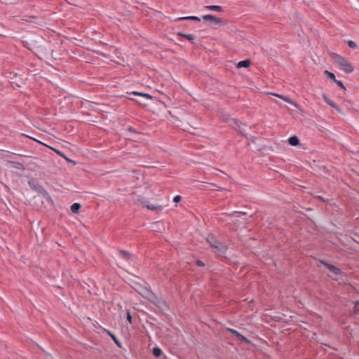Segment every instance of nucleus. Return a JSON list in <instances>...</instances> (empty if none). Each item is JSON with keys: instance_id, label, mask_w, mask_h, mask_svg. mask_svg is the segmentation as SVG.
Instances as JSON below:
<instances>
[{"instance_id": "1", "label": "nucleus", "mask_w": 359, "mask_h": 359, "mask_svg": "<svg viewBox=\"0 0 359 359\" xmlns=\"http://www.w3.org/2000/svg\"><path fill=\"white\" fill-rule=\"evenodd\" d=\"M139 293L143 298L149 301L161 311L169 310L170 307L168 303L161 297L154 293L149 287L140 285Z\"/></svg>"}, {"instance_id": "2", "label": "nucleus", "mask_w": 359, "mask_h": 359, "mask_svg": "<svg viewBox=\"0 0 359 359\" xmlns=\"http://www.w3.org/2000/svg\"><path fill=\"white\" fill-rule=\"evenodd\" d=\"M206 241L212 248V251L218 256H224L228 250V246L219 241L213 234H208Z\"/></svg>"}, {"instance_id": "3", "label": "nucleus", "mask_w": 359, "mask_h": 359, "mask_svg": "<svg viewBox=\"0 0 359 359\" xmlns=\"http://www.w3.org/2000/svg\"><path fill=\"white\" fill-rule=\"evenodd\" d=\"M330 57L332 59V60L339 66V69L341 71L344 72L346 74H350L353 72V67L347 60L346 58L342 57L341 55L336 53H332L330 54Z\"/></svg>"}, {"instance_id": "4", "label": "nucleus", "mask_w": 359, "mask_h": 359, "mask_svg": "<svg viewBox=\"0 0 359 359\" xmlns=\"http://www.w3.org/2000/svg\"><path fill=\"white\" fill-rule=\"evenodd\" d=\"M319 263L324 265L330 271V274H328V276L330 278L334 280H339V276L342 273V271L339 268L335 266L334 265L330 264L327 261L323 259H320Z\"/></svg>"}, {"instance_id": "5", "label": "nucleus", "mask_w": 359, "mask_h": 359, "mask_svg": "<svg viewBox=\"0 0 359 359\" xmlns=\"http://www.w3.org/2000/svg\"><path fill=\"white\" fill-rule=\"evenodd\" d=\"M28 184L32 189L36 191L39 194H41L44 198L50 199V196L47 191L39 184V181L36 178H32L28 181Z\"/></svg>"}, {"instance_id": "6", "label": "nucleus", "mask_w": 359, "mask_h": 359, "mask_svg": "<svg viewBox=\"0 0 359 359\" xmlns=\"http://www.w3.org/2000/svg\"><path fill=\"white\" fill-rule=\"evenodd\" d=\"M205 22H208L210 25H226V22L222 18H217L211 14H207L202 17Z\"/></svg>"}, {"instance_id": "7", "label": "nucleus", "mask_w": 359, "mask_h": 359, "mask_svg": "<svg viewBox=\"0 0 359 359\" xmlns=\"http://www.w3.org/2000/svg\"><path fill=\"white\" fill-rule=\"evenodd\" d=\"M142 204L146 207L148 210H162L163 207L161 205H151L149 204V202L148 201H142Z\"/></svg>"}, {"instance_id": "8", "label": "nucleus", "mask_w": 359, "mask_h": 359, "mask_svg": "<svg viewBox=\"0 0 359 359\" xmlns=\"http://www.w3.org/2000/svg\"><path fill=\"white\" fill-rule=\"evenodd\" d=\"M323 100L327 104H329L330 107L334 108L335 109H337L338 111H340V108L332 100H331L330 99H329L327 95L325 94H323Z\"/></svg>"}, {"instance_id": "9", "label": "nucleus", "mask_w": 359, "mask_h": 359, "mask_svg": "<svg viewBox=\"0 0 359 359\" xmlns=\"http://www.w3.org/2000/svg\"><path fill=\"white\" fill-rule=\"evenodd\" d=\"M177 36L178 37L184 38L188 41H191L192 43H194L193 41L195 39V36L191 34H184L182 32H178L177 33Z\"/></svg>"}, {"instance_id": "10", "label": "nucleus", "mask_w": 359, "mask_h": 359, "mask_svg": "<svg viewBox=\"0 0 359 359\" xmlns=\"http://www.w3.org/2000/svg\"><path fill=\"white\" fill-rule=\"evenodd\" d=\"M126 93L129 94V95H139V96H141L143 97H146L149 100L153 99V97L151 95H149L148 93H141V92H137V91H130V92H127Z\"/></svg>"}, {"instance_id": "11", "label": "nucleus", "mask_w": 359, "mask_h": 359, "mask_svg": "<svg viewBox=\"0 0 359 359\" xmlns=\"http://www.w3.org/2000/svg\"><path fill=\"white\" fill-rule=\"evenodd\" d=\"M235 337L236 338L237 340H239L241 342H244V343H245L247 344H251V343H252V341L250 339L246 338L245 336H243L239 332H236V334L235 335Z\"/></svg>"}, {"instance_id": "12", "label": "nucleus", "mask_w": 359, "mask_h": 359, "mask_svg": "<svg viewBox=\"0 0 359 359\" xmlns=\"http://www.w3.org/2000/svg\"><path fill=\"white\" fill-rule=\"evenodd\" d=\"M235 337L236 338L237 340H239L241 342H244V343H245L247 344H251V343H252V341L250 339L246 338L245 336H243L239 332H236V334L235 335Z\"/></svg>"}, {"instance_id": "13", "label": "nucleus", "mask_w": 359, "mask_h": 359, "mask_svg": "<svg viewBox=\"0 0 359 359\" xmlns=\"http://www.w3.org/2000/svg\"><path fill=\"white\" fill-rule=\"evenodd\" d=\"M183 20H192L194 22H200L201 19L197 16H187V17H180L175 20V21H183Z\"/></svg>"}, {"instance_id": "14", "label": "nucleus", "mask_w": 359, "mask_h": 359, "mask_svg": "<svg viewBox=\"0 0 359 359\" xmlns=\"http://www.w3.org/2000/svg\"><path fill=\"white\" fill-rule=\"evenodd\" d=\"M251 61L249 59L240 61L238 65V68H248L250 66Z\"/></svg>"}, {"instance_id": "15", "label": "nucleus", "mask_w": 359, "mask_h": 359, "mask_svg": "<svg viewBox=\"0 0 359 359\" xmlns=\"http://www.w3.org/2000/svg\"><path fill=\"white\" fill-rule=\"evenodd\" d=\"M205 9L208 11H217V12H222L223 11V7L221 6H205Z\"/></svg>"}, {"instance_id": "16", "label": "nucleus", "mask_w": 359, "mask_h": 359, "mask_svg": "<svg viewBox=\"0 0 359 359\" xmlns=\"http://www.w3.org/2000/svg\"><path fill=\"white\" fill-rule=\"evenodd\" d=\"M288 143L291 146H297L299 144V140L297 136L293 135L288 139Z\"/></svg>"}, {"instance_id": "17", "label": "nucleus", "mask_w": 359, "mask_h": 359, "mask_svg": "<svg viewBox=\"0 0 359 359\" xmlns=\"http://www.w3.org/2000/svg\"><path fill=\"white\" fill-rule=\"evenodd\" d=\"M119 255L123 259L126 260H129L131 257V254L130 252L123 250H119Z\"/></svg>"}, {"instance_id": "18", "label": "nucleus", "mask_w": 359, "mask_h": 359, "mask_svg": "<svg viewBox=\"0 0 359 359\" xmlns=\"http://www.w3.org/2000/svg\"><path fill=\"white\" fill-rule=\"evenodd\" d=\"M11 164L12 167L14 168H16V169H18V170H25V166H24V165L22 163L15 162V161H11Z\"/></svg>"}, {"instance_id": "19", "label": "nucleus", "mask_w": 359, "mask_h": 359, "mask_svg": "<svg viewBox=\"0 0 359 359\" xmlns=\"http://www.w3.org/2000/svg\"><path fill=\"white\" fill-rule=\"evenodd\" d=\"M81 205L80 203H73L71 207H70V209H71V211L73 212V213H78L79 210H80Z\"/></svg>"}, {"instance_id": "20", "label": "nucleus", "mask_w": 359, "mask_h": 359, "mask_svg": "<svg viewBox=\"0 0 359 359\" xmlns=\"http://www.w3.org/2000/svg\"><path fill=\"white\" fill-rule=\"evenodd\" d=\"M324 74L326 76V77L328 79H330V80H331V81H332L334 82H335V81L337 80L336 77H335V75L332 72H329L328 70H325L324 71Z\"/></svg>"}, {"instance_id": "21", "label": "nucleus", "mask_w": 359, "mask_h": 359, "mask_svg": "<svg viewBox=\"0 0 359 359\" xmlns=\"http://www.w3.org/2000/svg\"><path fill=\"white\" fill-rule=\"evenodd\" d=\"M152 353L153 355L158 358L160 357L163 354L162 350L159 347H154L152 349Z\"/></svg>"}, {"instance_id": "22", "label": "nucleus", "mask_w": 359, "mask_h": 359, "mask_svg": "<svg viewBox=\"0 0 359 359\" xmlns=\"http://www.w3.org/2000/svg\"><path fill=\"white\" fill-rule=\"evenodd\" d=\"M353 314H354V315L359 314V301L358 300L355 302L354 306L353 308Z\"/></svg>"}, {"instance_id": "23", "label": "nucleus", "mask_w": 359, "mask_h": 359, "mask_svg": "<svg viewBox=\"0 0 359 359\" xmlns=\"http://www.w3.org/2000/svg\"><path fill=\"white\" fill-rule=\"evenodd\" d=\"M126 320H127V321L130 324H133V317H132V315H131L130 311L129 309H126Z\"/></svg>"}, {"instance_id": "24", "label": "nucleus", "mask_w": 359, "mask_h": 359, "mask_svg": "<svg viewBox=\"0 0 359 359\" xmlns=\"http://www.w3.org/2000/svg\"><path fill=\"white\" fill-rule=\"evenodd\" d=\"M111 339L114 341V342L116 344V345L120 348H122V344L121 343V341L117 339V337H116V335L114 334L113 336H111Z\"/></svg>"}, {"instance_id": "25", "label": "nucleus", "mask_w": 359, "mask_h": 359, "mask_svg": "<svg viewBox=\"0 0 359 359\" xmlns=\"http://www.w3.org/2000/svg\"><path fill=\"white\" fill-rule=\"evenodd\" d=\"M347 44L348 46V47H350L351 48H353V49H355L358 47L356 43L351 40L348 41Z\"/></svg>"}, {"instance_id": "26", "label": "nucleus", "mask_w": 359, "mask_h": 359, "mask_svg": "<svg viewBox=\"0 0 359 359\" xmlns=\"http://www.w3.org/2000/svg\"><path fill=\"white\" fill-rule=\"evenodd\" d=\"M276 96L281 98L282 100H283L284 101L288 102V103H290V104H293V102L291 100V99H290L289 97H285V96H283V95H275Z\"/></svg>"}, {"instance_id": "27", "label": "nucleus", "mask_w": 359, "mask_h": 359, "mask_svg": "<svg viewBox=\"0 0 359 359\" xmlns=\"http://www.w3.org/2000/svg\"><path fill=\"white\" fill-rule=\"evenodd\" d=\"M340 88H341L342 90H344V91L346 90V87L344 86V85L343 84V83L341 81H339V80H336L335 82H334Z\"/></svg>"}, {"instance_id": "28", "label": "nucleus", "mask_w": 359, "mask_h": 359, "mask_svg": "<svg viewBox=\"0 0 359 359\" xmlns=\"http://www.w3.org/2000/svg\"><path fill=\"white\" fill-rule=\"evenodd\" d=\"M226 332L231 333V334H233L234 337L236 334V332H238L237 330H234V329H232V328H226Z\"/></svg>"}, {"instance_id": "29", "label": "nucleus", "mask_w": 359, "mask_h": 359, "mask_svg": "<svg viewBox=\"0 0 359 359\" xmlns=\"http://www.w3.org/2000/svg\"><path fill=\"white\" fill-rule=\"evenodd\" d=\"M226 332L231 333V334H233L234 337L236 334V332H238L237 330H234V329H232V328H226Z\"/></svg>"}, {"instance_id": "30", "label": "nucleus", "mask_w": 359, "mask_h": 359, "mask_svg": "<svg viewBox=\"0 0 359 359\" xmlns=\"http://www.w3.org/2000/svg\"><path fill=\"white\" fill-rule=\"evenodd\" d=\"M181 199H182L181 196H180V195L175 196L173 198V202L175 203H177L181 201Z\"/></svg>"}, {"instance_id": "31", "label": "nucleus", "mask_w": 359, "mask_h": 359, "mask_svg": "<svg viewBox=\"0 0 359 359\" xmlns=\"http://www.w3.org/2000/svg\"><path fill=\"white\" fill-rule=\"evenodd\" d=\"M196 265L202 267L205 266V264L201 260L198 259L196 261Z\"/></svg>"}, {"instance_id": "32", "label": "nucleus", "mask_w": 359, "mask_h": 359, "mask_svg": "<svg viewBox=\"0 0 359 359\" xmlns=\"http://www.w3.org/2000/svg\"><path fill=\"white\" fill-rule=\"evenodd\" d=\"M104 331L110 337H111V336L114 335V333H112L111 331L108 330H106V329H104Z\"/></svg>"}, {"instance_id": "33", "label": "nucleus", "mask_w": 359, "mask_h": 359, "mask_svg": "<svg viewBox=\"0 0 359 359\" xmlns=\"http://www.w3.org/2000/svg\"><path fill=\"white\" fill-rule=\"evenodd\" d=\"M104 331L110 337H111V336L114 335V333H112L111 331L108 330H106V329H104Z\"/></svg>"}, {"instance_id": "34", "label": "nucleus", "mask_w": 359, "mask_h": 359, "mask_svg": "<svg viewBox=\"0 0 359 359\" xmlns=\"http://www.w3.org/2000/svg\"><path fill=\"white\" fill-rule=\"evenodd\" d=\"M233 121L236 125L240 127V124H241V122L240 121H238V119H233Z\"/></svg>"}, {"instance_id": "35", "label": "nucleus", "mask_w": 359, "mask_h": 359, "mask_svg": "<svg viewBox=\"0 0 359 359\" xmlns=\"http://www.w3.org/2000/svg\"><path fill=\"white\" fill-rule=\"evenodd\" d=\"M318 198L322 201H325L324 198L322 196H318Z\"/></svg>"}, {"instance_id": "36", "label": "nucleus", "mask_w": 359, "mask_h": 359, "mask_svg": "<svg viewBox=\"0 0 359 359\" xmlns=\"http://www.w3.org/2000/svg\"><path fill=\"white\" fill-rule=\"evenodd\" d=\"M130 100L132 101H134V102H136L137 103H139L138 101H137L136 100H135L134 98H129Z\"/></svg>"}, {"instance_id": "37", "label": "nucleus", "mask_w": 359, "mask_h": 359, "mask_svg": "<svg viewBox=\"0 0 359 359\" xmlns=\"http://www.w3.org/2000/svg\"><path fill=\"white\" fill-rule=\"evenodd\" d=\"M234 214L237 215V216H238V214H241V212H234Z\"/></svg>"}, {"instance_id": "38", "label": "nucleus", "mask_w": 359, "mask_h": 359, "mask_svg": "<svg viewBox=\"0 0 359 359\" xmlns=\"http://www.w3.org/2000/svg\"><path fill=\"white\" fill-rule=\"evenodd\" d=\"M129 131H133V129L132 128H128V129Z\"/></svg>"}, {"instance_id": "39", "label": "nucleus", "mask_w": 359, "mask_h": 359, "mask_svg": "<svg viewBox=\"0 0 359 359\" xmlns=\"http://www.w3.org/2000/svg\"><path fill=\"white\" fill-rule=\"evenodd\" d=\"M67 160L68 161L72 162V163H74L75 164V163H74L72 160H69V159H67Z\"/></svg>"}, {"instance_id": "40", "label": "nucleus", "mask_w": 359, "mask_h": 359, "mask_svg": "<svg viewBox=\"0 0 359 359\" xmlns=\"http://www.w3.org/2000/svg\"><path fill=\"white\" fill-rule=\"evenodd\" d=\"M359 1V0H358Z\"/></svg>"}]
</instances>
